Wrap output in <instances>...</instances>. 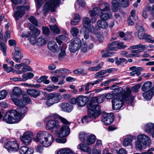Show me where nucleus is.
<instances>
[{"label": "nucleus", "mask_w": 154, "mask_h": 154, "mask_svg": "<svg viewBox=\"0 0 154 154\" xmlns=\"http://www.w3.org/2000/svg\"><path fill=\"white\" fill-rule=\"evenodd\" d=\"M88 116H85L81 119L83 123H84L85 122L88 123L91 120L95 119L100 115V105L92 99L88 105Z\"/></svg>", "instance_id": "nucleus-1"}, {"label": "nucleus", "mask_w": 154, "mask_h": 154, "mask_svg": "<svg viewBox=\"0 0 154 154\" xmlns=\"http://www.w3.org/2000/svg\"><path fill=\"white\" fill-rule=\"evenodd\" d=\"M34 141L39 142L45 147H48L52 144L53 141L52 136L48 132L40 131L37 134L36 137L34 138Z\"/></svg>", "instance_id": "nucleus-2"}, {"label": "nucleus", "mask_w": 154, "mask_h": 154, "mask_svg": "<svg viewBox=\"0 0 154 154\" xmlns=\"http://www.w3.org/2000/svg\"><path fill=\"white\" fill-rule=\"evenodd\" d=\"M131 91L128 88L126 89V91L123 94L122 97L121 99L119 98V95H117L116 97H114L112 101V107L114 110H117L119 109L122 106L123 104L122 100H128L132 98Z\"/></svg>", "instance_id": "nucleus-3"}, {"label": "nucleus", "mask_w": 154, "mask_h": 154, "mask_svg": "<svg viewBox=\"0 0 154 154\" xmlns=\"http://www.w3.org/2000/svg\"><path fill=\"white\" fill-rule=\"evenodd\" d=\"M152 144L150 137L143 134L137 135V140L135 142V149L137 150L141 151L146 148V146H149Z\"/></svg>", "instance_id": "nucleus-4"}, {"label": "nucleus", "mask_w": 154, "mask_h": 154, "mask_svg": "<svg viewBox=\"0 0 154 154\" xmlns=\"http://www.w3.org/2000/svg\"><path fill=\"white\" fill-rule=\"evenodd\" d=\"M20 119L21 115L14 110L7 112L3 117L4 120L8 123H18Z\"/></svg>", "instance_id": "nucleus-5"}, {"label": "nucleus", "mask_w": 154, "mask_h": 154, "mask_svg": "<svg viewBox=\"0 0 154 154\" xmlns=\"http://www.w3.org/2000/svg\"><path fill=\"white\" fill-rule=\"evenodd\" d=\"M55 115L48 117L46 119V128L47 130L56 131L60 127V123L55 118Z\"/></svg>", "instance_id": "nucleus-6"}, {"label": "nucleus", "mask_w": 154, "mask_h": 154, "mask_svg": "<svg viewBox=\"0 0 154 154\" xmlns=\"http://www.w3.org/2000/svg\"><path fill=\"white\" fill-rule=\"evenodd\" d=\"M60 0H50V2H47L44 5L43 11L46 13L50 10L54 11L56 8L59 6Z\"/></svg>", "instance_id": "nucleus-7"}, {"label": "nucleus", "mask_w": 154, "mask_h": 154, "mask_svg": "<svg viewBox=\"0 0 154 154\" xmlns=\"http://www.w3.org/2000/svg\"><path fill=\"white\" fill-rule=\"evenodd\" d=\"M22 91L20 88L18 87H15L13 88L11 94L12 100L16 105H20V103L19 102V99H17L21 96Z\"/></svg>", "instance_id": "nucleus-8"}, {"label": "nucleus", "mask_w": 154, "mask_h": 154, "mask_svg": "<svg viewBox=\"0 0 154 154\" xmlns=\"http://www.w3.org/2000/svg\"><path fill=\"white\" fill-rule=\"evenodd\" d=\"M81 40L78 38H74L71 41L69 46V50L70 52L75 53L78 51L80 47Z\"/></svg>", "instance_id": "nucleus-9"}, {"label": "nucleus", "mask_w": 154, "mask_h": 154, "mask_svg": "<svg viewBox=\"0 0 154 154\" xmlns=\"http://www.w3.org/2000/svg\"><path fill=\"white\" fill-rule=\"evenodd\" d=\"M17 11L14 12V17L16 20H18L24 15L25 11L29 9V7L27 6H19L17 7Z\"/></svg>", "instance_id": "nucleus-10"}, {"label": "nucleus", "mask_w": 154, "mask_h": 154, "mask_svg": "<svg viewBox=\"0 0 154 154\" xmlns=\"http://www.w3.org/2000/svg\"><path fill=\"white\" fill-rule=\"evenodd\" d=\"M4 147L9 152L17 151L19 146L16 140L10 141L7 142L5 145Z\"/></svg>", "instance_id": "nucleus-11"}, {"label": "nucleus", "mask_w": 154, "mask_h": 154, "mask_svg": "<svg viewBox=\"0 0 154 154\" xmlns=\"http://www.w3.org/2000/svg\"><path fill=\"white\" fill-rule=\"evenodd\" d=\"M32 133L31 132H26L21 137V139L22 142L25 145H27L31 143Z\"/></svg>", "instance_id": "nucleus-12"}, {"label": "nucleus", "mask_w": 154, "mask_h": 154, "mask_svg": "<svg viewBox=\"0 0 154 154\" xmlns=\"http://www.w3.org/2000/svg\"><path fill=\"white\" fill-rule=\"evenodd\" d=\"M114 116L112 113H105L103 115L102 121L107 125L111 124L113 121Z\"/></svg>", "instance_id": "nucleus-13"}, {"label": "nucleus", "mask_w": 154, "mask_h": 154, "mask_svg": "<svg viewBox=\"0 0 154 154\" xmlns=\"http://www.w3.org/2000/svg\"><path fill=\"white\" fill-rule=\"evenodd\" d=\"M70 133L69 127L67 126H63L60 128V131L57 132L58 136L60 137H65L68 136Z\"/></svg>", "instance_id": "nucleus-14"}, {"label": "nucleus", "mask_w": 154, "mask_h": 154, "mask_svg": "<svg viewBox=\"0 0 154 154\" xmlns=\"http://www.w3.org/2000/svg\"><path fill=\"white\" fill-rule=\"evenodd\" d=\"M77 99V105L80 106H85L89 100L88 97L82 95H79Z\"/></svg>", "instance_id": "nucleus-15"}, {"label": "nucleus", "mask_w": 154, "mask_h": 154, "mask_svg": "<svg viewBox=\"0 0 154 154\" xmlns=\"http://www.w3.org/2000/svg\"><path fill=\"white\" fill-rule=\"evenodd\" d=\"M145 131L147 133H150L152 136L154 137V124L149 122L147 123L145 126Z\"/></svg>", "instance_id": "nucleus-16"}, {"label": "nucleus", "mask_w": 154, "mask_h": 154, "mask_svg": "<svg viewBox=\"0 0 154 154\" xmlns=\"http://www.w3.org/2000/svg\"><path fill=\"white\" fill-rule=\"evenodd\" d=\"M48 49L54 53H56L59 51V49L56 42L53 41H50L48 44Z\"/></svg>", "instance_id": "nucleus-17"}, {"label": "nucleus", "mask_w": 154, "mask_h": 154, "mask_svg": "<svg viewBox=\"0 0 154 154\" xmlns=\"http://www.w3.org/2000/svg\"><path fill=\"white\" fill-rule=\"evenodd\" d=\"M59 106L62 110L65 112H70L73 109L72 106L68 103H63Z\"/></svg>", "instance_id": "nucleus-18"}, {"label": "nucleus", "mask_w": 154, "mask_h": 154, "mask_svg": "<svg viewBox=\"0 0 154 154\" xmlns=\"http://www.w3.org/2000/svg\"><path fill=\"white\" fill-rule=\"evenodd\" d=\"M49 97L50 99L52 98L54 103L58 102L62 98L59 93H51L49 94Z\"/></svg>", "instance_id": "nucleus-19"}, {"label": "nucleus", "mask_w": 154, "mask_h": 154, "mask_svg": "<svg viewBox=\"0 0 154 154\" xmlns=\"http://www.w3.org/2000/svg\"><path fill=\"white\" fill-rule=\"evenodd\" d=\"M77 148L78 149H80L84 152H90L91 151V149L86 144L81 143H79L77 146Z\"/></svg>", "instance_id": "nucleus-20"}, {"label": "nucleus", "mask_w": 154, "mask_h": 154, "mask_svg": "<svg viewBox=\"0 0 154 154\" xmlns=\"http://www.w3.org/2000/svg\"><path fill=\"white\" fill-rule=\"evenodd\" d=\"M27 94L31 97H36L40 94V91L33 89H28L27 90Z\"/></svg>", "instance_id": "nucleus-21"}, {"label": "nucleus", "mask_w": 154, "mask_h": 154, "mask_svg": "<svg viewBox=\"0 0 154 154\" xmlns=\"http://www.w3.org/2000/svg\"><path fill=\"white\" fill-rule=\"evenodd\" d=\"M111 3L112 4L111 8L113 12H117L118 10L120 9L121 6L120 3L117 0H112Z\"/></svg>", "instance_id": "nucleus-22"}, {"label": "nucleus", "mask_w": 154, "mask_h": 154, "mask_svg": "<svg viewBox=\"0 0 154 154\" xmlns=\"http://www.w3.org/2000/svg\"><path fill=\"white\" fill-rule=\"evenodd\" d=\"M146 34L144 32V29L142 26L139 27L138 32H135L134 33L135 36L136 37L138 36L139 38L140 39H143V37Z\"/></svg>", "instance_id": "nucleus-23"}, {"label": "nucleus", "mask_w": 154, "mask_h": 154, "mask_svg": "<svg viewBox=\"0 0 154 154\" xmlns=\"http://www.w3.org/2000/svg\"><path fill=\"white\" fill-rule=\"evenodd\" d=\"M99 8L100 10V13L108 11L110 9L109 4L106 2H103L99 5Z\"/></svg>", "instance_id": "nucleus-24"}, {"label": "nucleus", "mask_w": 154, "mask_h": 154, "mask_svg": "<svg viewBox=\"0 0 154 154\" xmlns=\"http://www.w3.org/2000/svg\"><path fill=\"white\" fill-rule=\"evenodd\" d=\"M96 136L93 134L88 135L86 139V142L88 145L93 144L95 142Z\"/></svg>", "instance_id": "nucleus-25"}, {"label": "nucleus", "mask_w": 154, "mask_h": 154, "mask_svg": "<svg viewBox=\"0 0 154 154\" xmlns=\"http://www.w3.org/2000/svg\"><path fill=\"white\" fill-rule=\"evenodd\" d=\"M19 107L17 108L16 111H17L18 114L21 115V117L23 114L26 113L27 111V109L26 107L23 106V105L21 104V105L19 106Z\"/></svg>", "instance_id": "nucleus-26"}, {"label": "nucleus", "mask_w": 154, "mask_h": 154, "mask_svg": "<svg viewBox=\"0 0 154 154\" xmlns=\"http://www.w3.org/2000/svg\"><path fill=\"white\" fill-rule=\"evenodd\" d=\"M117 43L116 41H114L108 44L107 48L106 49L107 51H116L117 50L116 43Z\"/></svg>", "instance_id": "nucleus-27"}, {"label": "nucleus", "mask_w": 154, "mask_h": 154, "mask_svg": "<svg viewBox=\"0 0 154 154\" xmlns=\"http://www.w3.org/2000/svg\"><path fill=\"white\" fill-rule=\"evenodd\" d=\"M86 27L84 28L88 30L89 32L94 34L96 33V31L99 30V28L97 26L94 27L91 24L88 25Z\"/></svg>", "instance_id": "nucleus-28"}, {"label": "nucleus", "mask_w": 154, "mask_h": 154, "mask_svg": "<svg viewBox=\"0 0 154 154\" xmlns=\"http://www.w3.org/2000/svg\"><path fill=\"white\" fill-rule=\"evenodd\" d=\"M131 53L126 55V57H138L140 56L139 54L140 53V51L138 50H134L131 51Z\"/></svg>", "instance_id": "nucleus-29"}, {"label": "nucleus", "mask_w": 154, "mask_h": 154, "mask_svg": "<svg viewBox=\"0 0 154 154\" xmlns=\"http://www.w3.org/2000/svg\"><path fill=\"white\" fill-rule=\"evenodd\" d=\"M90 15L91 17H93L96 15H100V10L99 8H95L89 12Z\"/></svg>", "instance_id": "nucleus-30"}, {"label": "nucleus", "mask_w": 154, "mask_h": 154, "mask_svg": "<svg viewBox=\"0 0 154 154\" xmlns=\"http://www.w3.org/2000/svg\"><path fill=\"white\" fill-rule=\"evenodd\" d=\"M23 101H22L19 100L20 103L21 102H22V103H20V105H21V104L24 105L25 104H30L31 103V101L29 97L26 95H23ZM17 106H20V105Z\"/></svg>", "instance_id": "nucleus-31"}, {"label": "nucleus", "mask_w": 154, "mask_h": 154, "mask_svg": "<svg viewBox=\"0 0 154 154\" xmlns=\"http://www.w3.org/2000/svg\"><path fill=\"white\" fill-rule=\"evenodd\" d=\"M100 17L101 19L103 20H106L112 17V14L110 12L106 13H104L103 12L102 13H100Z\"/></svg>", "instance_id": "nucleus-32"}, {"label": "nucleus", "mask_w": 154, "mask_h": 154, "mask_svg": "<svg viewBox=\"0 0 154 154\" xmlns=\"http://www.w3.org/2000/svg\"><path fill=\"white\" fill-rule=\"evenodd\" d=\"M97 24L98 28L105 29L108 27V25L105 21L102 20H99L97 22Z\"/></svg>", "instance_id": "nucleus-33"}, {"label": "nucleus", "mask_w": 154, "mask_h": 154, "mask_svg": "<svg viewBox=\"0 0 154 154\" xmlns=\"http://www.w3.org/2000/svg\"><path fill=\"white\" fill-rule=\"evenodd\" d=\"M104 94L100 95L97 97H95L93 98L92 99L94 101L97 102L98 104V103H101L103 102L104 100Z\"/></svg>", "instance_id": "nucleus-34"}, {"label": "nucleus", "mask_w": 154, "mask_h": 154, "mask_svg": "<svg viewBox=\"0 0 154 154\" xmlns=\"http://www.w3.org/2000/svg\"><path fill=\"white\" fill-rule=\"evenodd\" d=\"M152 86V84L150 82H145L141 87V89L143 91H145L149 89Z\"/></svg>", "instance_id": "nucleus-35"}, {"label": "nucleus", "mask_w": 154, "mask_h": 154, "mask_svg": "<svg viewBox=\"0 0 154 154\" xmlns=\"http://www.w3.org/2000/svg\"><path fill=\"white\" fill-rule=\"evenodd\" d=\"M34 74L31 72L26 73L22 75V79L23 81H25L29 79H30L33 77Z\"/></svg>", "instance_id": "nucleus-36"}, {"label": "nucleus", "mask_w": 154, "mask_h": 154, "mask_svg": "<svg viewBox=\"0 0 154 154\" xmlns=\"http://www.w3.org/2000/svg\"><path fill=\"white\" fill-rule=\"evenodd\" d=\"M143 96L147 100H150L152 97V93L151 90H149L143 94Z\"/></svg>", "instance_id": "nucleus-37"}, {"label": "nucleus", "mask_w": 154, "mask_h": 154, "mask_svg": "<svg viewBox=\"0 0 154 154\" xmlns=\"http://www.w3.org/2000/svg\"><path fill=\"white\" fill-rule=\"evenodd\" d=\"M16 59L14 58V53L12 54V59L14 60L16 62L19 63L20 62L21 59L23 57V55L21 53H16Z\"/></svg>", "instance_id": "nucleus-38"}, {"label": "nucleus", "mask_w": 154, "mask_h": 154, "mask_svg": "<svg viewBox=\"0 0 154 154\" xmlns=\"http://www.w3.org/2000/svg\"><path fill=\"white\" fill-rule=\"evenodd\" d=\"M132 139L131 137H128L125 138L123 142V146H126L130 144L131 143Z\"/></svg>", "instance_id": "nucleus-39"}, {"label": "nucleus", "mask_w": 154, "mask_h": 154, "mask_svg": "<svg viewBox=\"0 0 154 154\" xmlns=\"http://www.w3.org/2000/svg\"><path fill=\"white\" fill-rule=\"evenodd\" d=\"M88 135L84 132H80L79 135V140L82 142H85L86 138H87Z\"/></svg>", "instance_id": "nucleus-40"}, {"label": "nucleus", "mask_w": 154, "mask_h": 154, "mask_svg": "<svg viewBox=\"0 0 154 154\" xmlns=\"http://www.w3.org/2000/svg\"><path fill=\"white\" fill-rule=\"evenodd\" d=\"M151 8L150 6H147L145 7L143 12V17L145 19H146L147 17V12L148 11H151Z\"/></svg>", "instance_id": "nucleus-41"}, {"label": "nucleus", "mask_w": 154, "mask_h": 154, "mask_svg": "<svg viewBox=\"0 0 154 154\" xmlns=\"http://www.w3.org/2000/svg\"><path fill=\"white\" fill-rule=\"evenodd\" d=\"M106 74V72L105 70H102L97 72L95 74V76L94 77L95 79H97L99 78H101L104 76L103 75Z\"/></svg>", "instance_id": "nucleus-42"}, {"label": "nucleus", "mask_w": 154, "mask_h": 154, "mask_svg": "<svg viewBox=\"0 0 154 154\" xmlns=\"http://www.w3.org/2000/svg\"><path fill=\"white\" fill-rule=\"evenodd\" d=\"M49 27L51 30L54 33H56L57 34H59L60 33V30L58 28L57 26L56 25H51L49 26Z\"/></svg>", "instance_id": "nucleus-43"}, {"label": "nucleus", "mask_w": 154, "mask_h": 154, "mask_svg": "<svg viewBox=\"0 0 154 154\" xmlns=\"http://www.w3.org/2000/svg\"><path fill=\"white\" fill-rule=\"evenodd\" d=\"M74 73L75 74H82L83 75L86 74L87 73L85 71L83 68H78L76 69L74 71Z\"/></svg>", "instance_id": "nucleus-44"}, {"label": "nucleus", "mask_w": 154, "mask_h": 154, "mask_svg": "<svg viewBox=\"0 0 154 154\" xmlns=\"http://www.w3.org/2000/svg\"><path fill=\"white\" fill-rule=\"evenodd\" d=\"M0 47H1V50L3 52V55L5 56H6L7 55L6 52L7 47L5 44L2 43L1 41H0Z\"/></svg>", "instance_id": "nucleus-45"}, {"label": "nucleus", "mask_w": 154, "mask_h": 154, "mask_svg": "<svg viewBox=\"0 0 154 154\" xmlns=\"http://www.w3.org/2000/svg\"><path fill=\"white\" fill-rule=\"evenodd\" d=\"M91 22L90 19L88 17H85L84 18L82 22L84 27H86V26L88 25H90Z\"/></svg>", "instance_id": "nucleus-46"}, {"label": "nucleus", "mask_w": 154, "mask_h": 154, "mask_svg": "<svg viewBox=\"0 0 154 154\" xmlns=\"http://www.w3.org/2000/svg\"><path fill=\"white\" fill-rule=\"evenodd\" d=\"M79 29L76 27H72L70 31V33L73 36H76L79 33Z\"/></svg>", "instance_id": "nucleus-47"}, {"label": "nucleus", "mask_w": 154, "mask_h": 154, "mask_svg": "<svg viewBox=\"0 0 154 154\" xmlns=\"http://www.w3.org/2000/svg\"><path fill=\"white\" fill-rule=\"evenodd\" d=\"M37 43L38 45L42 46L46 44V42L42 37H39L37 39Z\"/></svg>", "instance_id": "nucleus-48"}, {"label": "nucleus", "mask_w": 154, "mask_h": 154, "mask_svg": "<svg viewBox=\"0 0 154 154\" xmlns=\"http://www.w3.org/2000/svg\"><path fill=\"white\" fill-rule=\"evenodd\" d=\"M59 87V86H55L54 85L48 86L47 87L45 88L44 90L49 92H51L53 91L54 90H57Z\"/></svg>", "instance_id": "nucleus-49"}, {"label": "nucleus", "mask_w": 154, "mask_h": 154, "mask_svg": "<svg viewBox=\"0 0 154 154\" xmlns=\"http://www.w3.org/2000/svg\"><path fill=\"white\" fill-rule=\"evenodd\" d=\"M143 39L146 40V41L149 43H153L154 42V40L152 39V37L149 35L146 34L143 37Z\"/></svg>", "instance_id": "nucleus-50"}, {"label": "nucleus", "mask_w": 154, "mask_h": 154, "mask_svg": "<svg viewBox=\"0 0 154 154\" xmlns=\"http://www.w3.org/2000/svg\"><path fill=\"white\" fill-rule=\"evenodd\" d=\"M119 1L122 6L123 7L125 8L129 5L128 0H119Z\"/></svg>", "instance_id": "nucleus-51"}, {"label": "nucleus", "mask_w": 154, "mask_h": 154, "mask_svg": "<svg viewBox=\"0 0 154 154\" xmlns=\"http://www.w3.org/2000/svg\"><path fill=\"white\" fill-rule=\"evenodd\" d=\"M117 42L116 44L117 50L119 49H123L126 48L127 46L124 45V43L122 42H120L118 41H116Z\"/></svg>", "instance_id": "nucleus-52"}, {"label": "nucleus", "mask_w": 154, "mask_h": 154, "mask_svg": "<svg viewBox=\"0 0 154 154\" xmlns=\"http://www.w3.org/2000/svg\"><path fill=\"white\" fill-rule=\"evenodd\" d=\"M3 67L4 70L8 73H9L11 72H13L14 69L11 67H8L6 64H4Z\"/></svg>", "instance_id": "nucleus-53"}, {"label": "nucleus", "mask_w": 154, "mask_h": 154, "mask_svg": "<svg viewBox=\"0 0 154 154\" xmlns=\"http://www.w3.org/2000/svg\"><path fill=\"white\" fill-rule=\"evenodd\" d=\"M28 40L30 43L32 45H34L36 43V38L32 35L29 37Z\"/></svg>", "instance_id": "nucleus-54"}, {"label": "nucleus", "mask_w": 154, "mask_h": 154, "mask_svg": "<svg viewBox=\"0 0 154 154\" xmlns=\"http://www.w3.org/2000/svg\"><path fill=\"white\" fill-rule=\"evenodd\" d=\"M80 48L81 52L84 53H85L87 51L88 45L86 43H83L80 46Z\"/></svg>", "instance_id": "nucleus-55"}, {"label": "nucleus", "mask_w": 154, "mask_h": 154, "mask_svg": "<svg viewBox=\"0 0 154 154\" xmlns=\"http://www.w3.org/2000/svg\"><path fill=\"white\" fill-rule=\"evenodd\" d=\"M8 94V92L5 90L0 91V100L5 98Z\"/></svg>", "instance_id": "nucleus-56"}, {"label": "nucleus", "mask_w": 154, "mask_h": 154, "mask_svg": "<svg viewBox=\"0 0 154 154\" xmlns=\"http://www.w3.org/2000/svg\"><path fill=\"white\" fill-rule=\"evenodd\" d=\"M29 20L31 22L33 25L36 26H37L38 22L37 20L35 19V17L33 16H31L28 18Z\"/></svg>", "instance_id": "nucleus-57"}, {"label": "nucleus", "mask_w": 154, "mask_h": 154, "mask_svg": "<svg viewBox=\"0 0 154 154\" xmlns=\"http://www.w3.org/2000/svg\"><path fill=\"white\" fill-rule=\"evenodd\" d=\"M127 60L126 59L124 58H120L116 61V64L119 65L122 63L124 62L127 63Z\"/></svg>", "instance_id": "nucleus-58"}, {"label": "nucleus", "mask_w": 154, "mask_h": 154, "mask_svg": "<svg viewBox=\"0 0 154 154\" xmlns=\"http://www.w3.org/2000/svg\"><path fill=\"white\" fill-rule=\"evenodd\" d=\"M48 99L46 100L45 103L47 106H50L52 105L54 103L52 98L50 99L49 97V94L48 96Z\"/></svg>", "instance_id": "nucleus-59"}, {"label": "nucleus", "mask_w": 154, "mask_h": 154, "mask_svg": "<svg viewBox=\"0 0 154 154\" xmlns=\"http://www.w3.org/2000/svg\"><path fill=\"white\" fill-rule=\"evenodd\" d=\"M141 85L140 84H138L134 86H133L131 88V90L132 91L135 92H137L138 90L140 88Z\"/></svg>", "instance_id": "nucleus-60"}, {"label": "nucleus", "mask_w": 154, "mask_h": 154, "mask_svg": "<svg viewBox=\"0 0 154 154\" xmlns=\"http://www.w3.org/2000/svg\"><path fill=\"white\" fill-rule=\"evenodd\" d=\"M10 35L11 34L10 31L9 30L7 31L5 33L4 35L5 38L4 41L5 42H6L7 38H10Z\"/></svg>", "instance_id": "nucleus-61"}, {"label": "nucleus", "mask_w": 154, "mask_h": 154, "mask_svg": "<svg viewBox=\"0 0 154 154\" xmlns=\"http://www.w3.org/2000/svg\"><path fill=\"white\" fill-rule=\"evenodd\" d=\"M109 51H106L107 53L103 54L102 55V57H107L112 56L113 55L114 53L112 52H110Z\"/></svg>", "instance_id": "nucleus-62"}, {"label": "nucleus", "mask_w": 154, "mask_h": 154, "mask_svg": "<svg viewBox=\"0 0 154 154\" xmlns=\"http://www.w3.org/2000/svg\"><path fill=\"white\" fill-rule=\"evenodd\" d=\"M65 51H61L59 56V58L60 60H62L66 56Z\"/></svg>", "instance_id": "nucleus-63"}, {"label": "nucleus", "mask_w": 154, "mask_h": 154, "mask_svg": "<svg viewBox=\"0 0 154 154\" xmlns=\"http://www.w3.org/2000/svg\"><path fill=\"white\" fill-rule=\"evenodd\" d=\"M22 72H26L28 71H31V69L30 67L28 65H25L21 69Z\"/></svg>", "instance_id": "nucleus-64"}]
</instances>
